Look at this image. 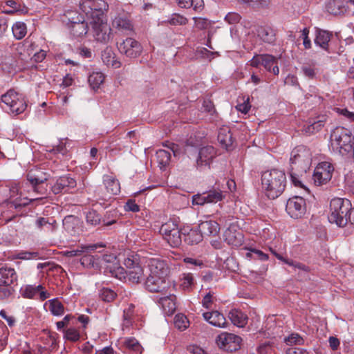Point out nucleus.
<instances>
[{"label":"nucleus","instance_id":"56","mask_svg":"<svg viewBox=\"0 0 354 354\" xmlns=\"http://www.w3.org/2000/svg\"><path fill=\"white\" fill-rule=\"evenodd\" d=\"M15 286H0V299H4L10 297L15 292Z\"/></svg>","mask_w":354,"mask_h":354},{"label":"nucleus","instance_id":"19","mask_svg":"<svg viewBox=\"0 0 354 354\" xmlns=\"http://www.w3.org/2000/svg\"><path fill=\"white\" fill-rule=\"evenodd\" d=\"M94 36L100 42H106L110 39L111 28L102 21H95L93 26Z\"/></svg>","mask_w":354,"mask_h":354},{"label":"nucleus","instance_id":"17","mask_svg":"<svg viewBox=\"0 0 354 354\" xmlns=\"http://www.w3.org/2000/svg\"><path fill=\"white\" fill-rule=\"evenodd\" d=\"M18 276L14 268L2 267L0 268V286H16Z\"/></svg>","mask_w":354,"mask_h":354},{"label":"nucleus","instance_id":"1","mask_svg":"<svg viewBox=\"0 0 354 354\" xmlns=\"http://www.w3.org/2000/svg\"><path fill=\"white\" fill-rule=\"evenodd\" d=\"M311 162L312 154L306 147L300 145L292 151L290 158V175L295 186L304 187L300 178L310 169Z\"/></svg>","mask_w":354,"mask_h":354},{"label":"nucleus","instance_id":"20","mask_svg":"<svg viewBox=\"0 0 354 354\" xmlns=\"http://www.w3.org/2000/svg\"><path fill=\"white\" fill-rule=\"evenodd\" d=\"M125 354H142L143 348L135 337H125L120 342Z\"/></svg>","mask_w":354,"mask_h":354},{"label":"nucleus","instance_id":"62","mask_svg":"<svg viewBox=\"0 0 354 354\" xmlns=\"http://www.w3.org/2000/svg\"><path fill=\"white\" fill-rule=\"evenodd\" d=\"M203 108L204 111L208 112L212 115H213L216 112L213 102L208 100L203 101Z\"/></svg>","mask_w":354,"mask_h":354},{"label":"nucleus","instance_id":"25","mask_svg":"<svg viewBox=\"0 0 354 354\" xmlns=\"http://www.w3.org/2000/svg\"><path fill=\"white\" fill-rule=\"evenodd\" d=\"M202 236H216L220 232V225L215 221H205L198 225Z\"/></svg>","mask_w":354,"mask_h":354},{"label":"nucleus","instance_id":"27","mask_svg":"<svg viewBox=\"0 0 354 354\" xmlns=\"http://www.w3.org/2000/svg\"><path fill=\"white\" fill-rule=\"evenodd\" d=\"M215 156L216 151L213 147L206 146L201 148L196 160L197 166L209 165Z\"/></svg>","mask_w":354,"mask_h":354},{"label":"nucleus","instance_id":"16","mask_svg":"<svg viewBox=\"0 0 354 354\" xmlns=\"http://www.w3.org/2000/svg\"><path fill=\"white\" fill-rule=\"evenodd\" d=\"M145 288L151 292H162L168 288L165 278L149 274L145 282Z\"/></svg>","mask_w":354,"mask_h":354},{"label":"nucleus","instance_id":"38","mask_svg":"<svg viewBox=\"0 0 354 354\" xmlns=\"http://www.w3.org/2000/svg\"><path fill=\"white\" fill-rule=\"evenodd\" d=\"M177 4L182 8H192L195 11H201L203 9V0H176Z\"/></svg>","mask_w":354,"mask_h":354},{"label":"nucleus","instance_id":"14","mask_svg":"<svg viewBox=\"0 0 354 354\" xmlns=\"http://www.w3.org/2000/svg\"><path fill=\"white\" fill-rule=\"evenodd\" d=\"M333 170L334 168L330 163L321 162L313 174L315 184L318 186L326 184L332 178Z\"/></svg>","mask_w":354,"mask_h":354},{"label":"nucleus","instance_id":"49","mask_svg":"<svg viewBox=\"0 0 354 354\" xmlns=\"http://www.w3.org/2000/svg\"><path fill=\"white\" fill-rule=\"evenodd\" d=\"M49 310L54 315H60L64 312V306L58 300L53 299L50 302Z\"/></svg>","mask_w":354,"mask_h":354},{"label":"nucleus","instance_id":"47","mask_svg":"<svg viewBox=\"0 0 354 354\" xmlns=\"http://www.w3.org/2000/svg\"><path fill=\"white\" fill-rule=\"evenodd\" d=\"M116 295V293L113 290L108 288H102L99 293V296L102 300L106 302L113 301L115 299Z\"/></svg>","mask_w":354,"mask_h":354},{"label":"nucleus","instance_id":"5","mask_svg":"<svg viewBox=\"0 0 354 354\" xmlns=\"http://www.w3.org/2000/svg\"><path fill=\"white\" fill-rule=\"evenodd\" d=\"M353 138L351 131L343 127H337L330 135L332 145H335L337 148L343 149L346 152L352 151Z\"/></svg>","mask_w":354,"mask_h":354},{"label":"nucleus","instance_id":"33","mask_svg":"<svg viewBox=\"0 0 354 354\" xmlns=\"http://www.w3.org/2000/svg\"><path fill=\"white\" fill-rule=\"evenodd\" d=\"M225 241L231 245L239 246L242 244L243 236L239 232L233 231L231 227L228 228L224 233Z\"/></svg>","mask_w":354,"mask_h":354},{"label":"nucleus","instance_id":"8","mask_svg":"<svg viewBox=\"0 0 354 354\" xmlns=\"http://www.w3.org/2000/svg\"><path fill=\"white\" fill-rule=\"evenodd\" d=\"M50 174L41 168H33L28 171L27 180L32 185L34 192L39 194H45L47 189L42 185L48 180Z\"/></svg>","mask_w":354,"mask_h":354},{"label":"nucleus","instance_id":"40","mask_svg":"<svg viewBox=\"0 0 354 354\" xmlns=\"http://www.w3.org/2000/svg\"><path fill=\"white\" fill-rule=\"evenodd\" d=\"M205 194L207 203H216L218 201H221L225 197L223 192L215 187L205 192Z\"/></svg>","mask_w":354,"mask_h":354},{"label":"nucleus","instance_id":"60","mask_svg":"<svg viewBox=\"0 0 354 354\" xmlns=\"http://www.w3.org/2000/svg\"><path fill=\"white\" fill-rule=\"evenodd\" d=\"M192 203L194 205H203L207 203L205 194H195L192 196Z\"/></svg>","mask_w":354,"mask_h":354},{"label":"nucleus","instance_id":"42","mask_svg":"<svg viewBox=\"0 0 354 354\" xmlns=\"http://www.w3.org/2000/svg\"><path fill=\"white\" fill-rule=\"evenodd\" d=\"M42 289L43 286L41 285L37 286L26 285L21 288V294L24 298L32 299Z\"/></svg>","mask_w":354,"mask_h":354},{"label":"nucleus","instance_id":"13","mask_svg":"<svg viewBox=\"0 0 354 354\" xmlns=\"http://www.w3.org/2000/svg\"><path fill=\"white\" fill-rule=\"evenodd\" d=\"M286 209L292 218H301L306 211V201L301 196H294L288 200Z\"/></svg>","mask_w":354,"mask_h":354},{"label":"nucleus","instance_id":"23","mask_svg":"<svg viewBox=\"0 0 354 354\" xmlns=\"http://www.w3.org/2000/svg\"><path fill=\"white\" fill-rule=\"evenodd\" d=\"M103 182L106 190V194L102 196V199L106 200V196L111 197L112 195H117L120 192V183L114 177L105 175L103 177Z\"/></svg>","mask_w":354,"mask_h":354},{"label":"nucleus","instance_id":"48","mask_svg":"<svg viewBox=\"0 0 354 354\" xmlns=\"http://www.w3.org/2000/svg\"><path fill=\"white\" fill-rule=\"evenodd\" d=\"M99 259L97 256L93 255H84L80 259L81 264L86 268H95L97 266L95 262L96 260Z\"/></svg>","mask_w":354,"mask_h":354},{"label":"nucleus","instance_id":"53","mask_svg":"<svg viewBox=\"0 0 354 354\" xmlns=\"http://www.w3.org/2000/svg\"><path fill=\"white\" fill-rule=\"evenodd\" d=\"M163 145L173 152L174 157H178L183 153L182 148L176 143L166 142Z\"/></svg>","mask_w":354,"mask_h":354},{"label":"nucleus","instance_id":"28","mask_svg":"<svg viewBox=\"0 0 354 354\" xmlns=\"http://www.w3.org/2000/svg\"><path fill=\"white\" fill-rule=\"evenodd\" d=\"M203 318L212 326L225 328L227 325L225 317L217 310L206 312L203 314Z\"/></svg>","mask_w":354,"mask_h":354},{"label":"nucleus","instance_id":"41","mask_svg":"<svg viewBox=\"0 0 354 354\" xmlns=\"http://www.w3.org/2000/svg\"><path fill=\"white\" fill-rule=\"evenodd\" d=\"M104 81V75L101 72H93L88 78V82L93 90L97 89Z\"/></svg>","mask_w":354,"mask_h":354},{"label":"nucleus","instance_id":"31","mask_svg":"<svg viewBox=\"0 0 354 354\" xmlns=\"http://www.w3.org/2000/svg\"><path fill=\"white\" fill-rule=\"evenodd\" d=\"M175 300L176 297L173 295H170L169 296L160 297L158 302L161 305L164 312L168 315H171L176 308Z\"/></svg>","mask_w":354,"mask_h":354},{"label":"nucleus","instance_id":"3","mask_svg":"<svg viewBox=\"0 0 354 354\" xmlns=\"http://www.w3.org/2000/svg\"><path fill=\"white\" fill-rule=\"evenodd\" d=\"M352 205L347 198H335L330 203V213L328 221L331 223H335L337 226L343 227L349 221Z\"/></svg>","mask_w":354,"mask_h":354},{"label":"nucleus","instance_id":"51","mask_svg":"<svg viewBox=\"0 0 354 354\" xmlns=\"http://www.w3.org/2000/svg\"><path fill=\"white\" fill-rule=\"evenodd\" d=\"M284 341L288 345H301L303 344L304 340L297 333H292L288 337H285Z\"/></svg>","mask_w":354,"mask_h":354},{"label":"nucleus","instance_id":"2","mask_svg":"<svg viewBox=\"0 0 354 354\" xmlns=\"http://www.w3.org/2000/svg\"><path fill=\"white\" fill-rule=\"evenodd\" d=\"M286 182L284 171L279 169L268 170L261 175L262 188L270 199H275L281 195L285 190Z\"/></svg>","mask_w":354,"mask_h":354},{"label":"nucleus","instance_id":"21","mask_svg":"<svg viewBox=\"0 0 354 354\" xmlns=\"http://www.w3.org/2000/svg\"><path fill=\"white\" fill-rule=\"evenodd\" d=\"M106 6L103 0H81L80 1V8L86 15L91 14L93 10H105Z\"/></svg>","mask_w":354,"mask_h":354},{"label":"nucleus","instance_id":"34","mask_svg":"<svg viewBox=\"0 0 354 354\" xmlns=\"http://www.w3.org/2000/svg\"><path fill=\"white\" fill-rule=\"evenodd\" d=\"M331 37V32L319 29L316 32L315 43L323 49L327 50L328 47V42L330 41Z\"/></svg>","mask_w":354,"mask_h":354},{"label":"nucleus","instance_id":"57","mask_svg":"<svg viewBox=\"0 0 354 354\" xmlns=\"http://www.w3.org/2000/svg\"><path fill=\"white\" fill-rule=\"evenodd\" d=\"M64 337L71 341L75 342L80 338V334L78 331L75 328H68L64 333Z\"/></svg>","mask_w":354,"mask_h":354},{"label":"nucleus","instance_id":"32","mask_svg":"<svg viewBox=\"0 0 354 354\" xmlns=\"http://www.w3.org/2000/svg\"><path fill=\"white\" fill-rule=\"evenodd\" d=\"M228 317L234 325L238 327H244L248 323V316L239 310H232Z\"/></svg>","mask_w":354,"mask_h":354},{"label":"nucleus","instance_id":"37","mask_svg":"<svg viewBox=\"0 0 354 354\" xmlns=\"http://www.w3.org/2000/svg\"><path fill=\"white\" fill-rule=\"evenodd\" d=\"M156 159L159 167L161 169H165L170 162V152L165 149H159L156 153Z\"/></svg>","mask_w":354,"mask_h":354},{"label":"nucleus","instance_id":"55","mask_svg":"<svg viewBox=\"0 0 354 354\" xmlns=\"http://www.w3.org/2000/svg\"><path fill=\"white\" fill-rule=\"evenodd\" d=\"M106 247V245L103 243H97L94 244H88V245H82L81 248L84 249V252H95L98 249L104 248Z\"/></svg>","mask_w":354,"mask_h":354},{"label":"nucleus","instance_id":"45","mask_svg":"<svg viewBox=\"0 0 354 354\" xmlns=\"http://www.w3.org/2000/svg\"><path fill=\"white\" fill-rule=\"evenodd\" d=\"M14 37L17 39H21L26 35V26L23 22H16L12 28Z\"/></svg>","mask_w":354,"mask_h":354},{"label":"nucleus","instance_id":"11","mask_svg":"<svg viewBox=\"0 0 354 354\" xmlns=\"http://www.w3.org/2000/svg\"><path fill=\"white\" fill-rule=\"evenodd\" d=\"M80 219L73 215H68L63 219V235L66 239L78 236L82 232Z\"/></svg>","mask_w":354,"mask_h":354},{"label":"nucleus","instance_id":"15","mask_svg":"<svg viewBox=\"0 0 354 354\" xmlns=\"http://www.w3.org/2000/svg\"><path fill=\"white\" fill-rule=\"evenodd\" d=\"M76 185V180L73 178L69 176H63L57 179L51 187V191L55 195L66 193L70 189L75 187Z\"/></svg>","mask_w":354,"mask_h":354},{"label":"nucleus","instance_id":"54","mask_svg":"<svg viewBox=\"0 0 354 354\" xmlns=\"http://www.w3.org/2000/svg\"><path fill=\"white\" fill-rule=\"evenodd\" d=\"M247 257H250L254 259H259L262 261L266 260L268 258V254L256 249H252L251 250L250 252L247 253Z\"/></svg>","mask_w":354,"mask_h":354},{"label":"nucleus","instance_id":"61","mask_svg":"<svg viewBox=\"0 0 354 354\" xmlns=\"http://www.w3.org/2000/svg\"><path fill=\"white\" fill-rule=\"evenodd\" d=\"M309 30L305 28L302 30L301 35L303 37V44L306 49H309L311 47V41L308 37Z\"/></svg>","mask_w":354,"mask_h":354},{"label":"nucleus","instance_id":"12","mask_svg":"<svg viewBox=\"0 0 354 354\" xmlns=\"http://www.w3.org/2000/svg\"><path fill=\"white\" fill-rule=\"evenodd\" d=\"M241 338L232 333H223L218 336V346L229 352H233L240 348Z\"/></svg>","mask_w":354,"mask_h":354},{"label":"nucleus","instance_id":"35","mask_svg":"<svg viewBox=\"0 0 354 354\" xmlns=\"http://www.w3.org/2000/svg\"><path fill=\"white\" fill-rule=\"evenodd\" d=\"M218 140L226 149H228L234 142L230 130L227 128L221 129L218 133Z\"/></svg>","mask_w":354,"mask_h":354},{"label":"nucleus","instance_id":"64","mask_svg":"<svg viewBox=\"0 0 354 354\" xmlns=\"http://www.w3.org/2000/svg\"><path fill=\"white\" fill-rule=\"evenodd\" d=\"M272 351V345L268 342L260 345L258 348V352L259 354H268Z\"/></svg>","mask_w":354,"mask_h":354},{"label":"nucleus","instance_id":"59","mask_svg":"<svg viewBox=\"0 0 354 354\" xmlns=\"http://www.w3.org/2000/svg\"><path fill=\"white\" fill-rule=\"evenodd\" d=\"M133 306H131L128 309L124 310L123 318H124V325L128 326L131 324V319L133 313Z\"/></svg>","mask_w":354,"mask_h":354},{"label":"nucleus","instance_id":"22","mask_svg":"<svg viewBox=\"0 0 354 354\" xmlns=\"http://www.w3.org/2000/svg\"><path fill=\"white\" fill-rule=\"evenodd\" d=\"M86 221L88 225L92 226H96L102 222L104 226H110L116 223V219L113 218L109 221L107 219L106 216L102 219L100 214L97 211L91 209L86 213Z\"/></svg>","mask_w":354,"mask_h":354},{"label":"nucleus","instance_id":"7","mask_svg":"<svg viewBox=\"0 0 354 354\" xmlns=\"http://www.w3.org/2000/svg\"><path fill=\"white\" fill-rule=\"evenodd\" d=\"M160 233L172 247H178L182 243L181 228L179 229L174 221H169L162 224L160 229Z\"/></svg>","mask_w":354,"mask_h":354},{"label":"nucleus","instance_id":"52","mask_svg":"<svg viewBox=\"0 0 354 354\" xmlns=\"http://www.w3.org/2000/svg\"><path fill=\"white\" fill-rule=\"evenodd\" d=\"M194 26L199 30L207 29L210 26V22L207 19L201 17H194Z\"/></svg>","mask_w":354,"mask_h":354},{"label":"nucleus","instance_id":"4","mask_svg":"<svg viewBox=\"0 0 354 354\" xmlns=\"http://www.w3.org/2000/svg\"><path fill=\"white\" fill-rule=\"evenodd\" d=\"M1 106L15 115L23 113L27 107L24 95L17 93L14 89H10L1 95Z\"/></svg>","mask_w":354,"mask_h":354},{"label":"nucleus","instance_id":"63","mask_svg":"<svg viewBox=\"0 0 354 354\" xmlns=\"http://www.w3.org/2000/svg\"><path fill=\"white\" fill-rule=\"evenodd\" d=\"M225 19L229 24H232L238 23L241 19V17L238 13L230 12L225 16Z\"/></svg>","mask_w":354,"mask_h":354},{"label":"nucleus","instance_id":"50","mask_svg":"<svg viewBox=\"0 0 354 354\" xmlns=\"http://www.w3.org/2000/svg\"><path fill=\"white\" fill-rule=\"evenodd\" d=\"M181 280V286L184 290H189L194 283V277L190 273L184 274Z\"/></svg>","mask_w":354,"mask_h":354},{"label":"nucleus","instance_id":"30","mask_svg":"<svg viewBox=\"0 0 354 354\" xmlns=\"http://www.w3.org/2000/svg\"><path fill=\"white\" fill-rule=\"evenodd\" d=\"M262 66L269 72L278 75L279 68L278 66V59L271 55L264 54L262 60Z\"/></svg>","mask_w":354,"mask_h":354},{"label":"nucleus","instance_id":"39","mask_svg":"<svg viewBox=\"0 0 354 354\" xmlns=\"http://www.w3.org/2000/svg\"><path fill=\"white\" fill-rule=\"evenodd\" d=\"M258 36L264 41L272 44L275 41L274 30L270 27H261L258 30Z\"/></svg>","mask_w":354,"mask_h":354},{"label":"nucleus","instance_id":"36","mask_svg":"<svg viewBox=\"0 0 354 354\" xmlns=\"http://www.w3.org/2000/svg\"><path fill=\"white\" fill-rule=\"evenodd\" d=\"M326 8L327 12L333 15H339L345 10L342 0H330Z\"/></svg>","mask_w":354,"mask_h":354},{"label":"nucleus","instance_id":"9","mask_svg":"<svg viewBox=\"0 0 354 354\" xmlns=\"http://www.w3.org/2000/svg\"><path fill=\"white\" fill-rule=\"evenodd\" d=\"M120 53L130 59L139 57L142 52V45L135 39L128 37L118 44Z\"/></svg>","mask_w":354,"mask_h":354},{"label":"nucleus","instance_id":"6","mask_svg":"<svg viewBox=\"0 0 354 354\" xmlns=\"http://www.w3.org/2000/svg\"><path fill=\"white\" fill-rule=\"evenodd\" d=\"M126 277L124 278L133 284L140 283L145 279L144 270L136 257L132 256L124 260Z\"/></svg>","mask_w":354,"mask_h":354},{"label":"nucleus","instance_id":"58","mask_svg":"<svg viewBox=\"0 0 354 354\" xmlns=\"http://www.w3.org/2000/svg\"><path fill=\"white\" fill-rule=\"evenodd\" d=\"M305 77L309 79H314L316 76L315 68L310 66L304 65L301 68Z\"/></svg>","mask_w":354,"mask_h":354},{"label":"nucleus","instance_id":"18","mask_svg":"<svg viewBox=\"0 0 354 354\" xmlns=\"http://www.w3.org/2000/svg\"><path fill=\"white\" fill-rule=\"evenodd\" d=\"M150 274L167 279L169 268L167 263L159 259H151L149 262Z\"/></svg>","mask_w":354,"mask_h":354},{"label":"nucleus","instance_id":"24","mask_svg":"<svg viewBox=\"0 0 354 354\" xmlns=\"http://www.w3.org/2000/svg\"><path fill=\"white\" fill-rule=\"evenodd\" d=\"M112 26L118 30L124 32L133 30V24L127 14H119L113 20Z\"/></svg>","mask_w":354,"mask_h":354},{"label":"nucleus","instance_id":"26","mask_svg":"<svg viewBox=\"0 0 354 354\" xmlns=\"http://www.w3.org/2000/svg\"><path fill=\"white\" fill-rule=\"evenodd\" d=\"M184 241L188 245L198 244L203 240L202 234L198 230L190 229L189 226L181 228Z\"/></svg>","mask_w":354,"mask_h":354},{"label":"nucleus","instance_id":"44","mask_svg":"<svg viewBox=\"0 0 354 354\" xmlns=\"http://www.w3.org/2000/svg\"><path fill=\"white\" fill-rule=\"evenodd\" d=\"M172 26H183L187 24L188 19L178 13H173L168 19L163 21Z\"/></svg>","mask_w":354,"mask_h":354},{"label":"nucleus","instance_id":"46","mask_svg":"<svg viewBox=\"0 0 354 354\" xmlns=\"http://www.w3.org/2000/svg\"><path fill=\"white\" fill-rule=\"evenodd\" d=\"M174 322L175 327L180 330H185L189 324L187 317L183 314H177L174 317Z\"/></svg>","mask_w":354,"mask_h":354},{"label":"nucleus","instance_id":"10","mask_svg":"<svg viewBox=\"0 0 354 354\" xmlns=\"http://www.w3.org/2000/svg\"><path fill=\"white\" fill-rule=\"evenodd\" d=\"M64 17L68 20V24H70L69 28L73 36L82 37L87 33V24L84 20L79 19V15L76 12L67 11L64 14Z\"/></svg>","mask_w":354,"mask_h":354},{"label":"nucleus","instance_id":"29","mask_svg":"<svg viewBox=\"0 0 354 354\" xmlns=\"http://www.w3.org/2000/svg\"><path fill=\"white\" fill-rule=\"evenodd\" d=\"M102 62L108 66L118 68L121 66V62L117 59L116 55L111 48L106 47L101 55Z\"/></svg>","mask_w":354,"mask_h":354},{"label":"nucleus","instance_id":"43","mask_svg":"<svg viewBox=\"0 0 354 354\" xmlns=\"http://www.w3.org/2000/svg\"><path fill=\"white\" fill-rule=\"evenodd\" d=\"M36 225L39 229H42L46 225H49L51 232H54L57 228V222L53 218L39 217L36 220Z\"/></svg>","mask_w":354,"mask_h":354}]
</instances>
